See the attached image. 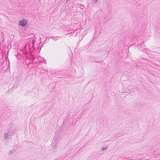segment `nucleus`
I'll use <instances>...</instances> for the list:
<instances>
[{"mask_svg": "<svg viewBox=\"0 0 160 160\" xmlns=\"http://www.w3.org/2000/svg\"><path fill=\"white\" fill-rule=\"evenodd\" d=\"M34 42L35 41L33 40L31 42H30L29 43H26V46H24V48L22 49H21V53H22L24 55L23 56H26L28 52H31L34 50L35 51L36 53L40 52L41 47L38 46L36 48L34 46Z\"/></svg>", "mask_w": 160, "mask_h": 160, "instance_id": "f257e3e1", "label": "nucleus"}, {"mask_svg": "<svg viewBox=\"0 0 160 160\" xmlns=\"http://www.w3.org/2000/svg\"><path fill=\"white\" fill-rule=\"evenodd\" d=\"M28 20L23 18L22 20H21V29L23 30H26L27 27H28Z\"/></svg>", "mask_w": 160, "mask_h": 160, "instance_id": "f03ea898", "label": "nucleus"}, {"mask_svg": "<svg viewBox=\"0 0 160 160\" xmlns=\"http://www.w3.org/2000/svg\"><path fill=\"white\" fill-rule=\"evenodd\" d=\"M7 133L10 137H11L14 133L13 130L12 129L10 128L8 130Z\"/></svg>", "mask_w": 160, "mask_h": 160, "instance_id": "7ed1b4c3", "label": "nucleus"}, {"mask_svg": "<svg viewBox=\"0 0 160 160\" xmlns=\"http://www.w3.org/2000/svg\"><path fill=\"white\" fill-rule=\"evenodd\" d=\"M51 145L52 147H55V148L58 146V143L55 139L52 140Z\"/></svg>", "mask_w": 160, "mask_h": 160, "instance_id": "20e7f679", "label": "nucleus"}, {"mask_svg": "<svg viewBox=\"0 0 160 160\" xmlns=\"http://www.w3.org/2000/svg\"><path fill=\"white\" fill-rule=\"evenodd\" d=\"M38 59L40 62H43L45 64L46 63V60L44 59L43 58H42L41 57H40L38 58Z\"/></svg>", "mask_w": 160, "mask_h": 160, "instance_id": "39448f33", "label": "nucleus"}, {"mask_svg": "<svg viewBox=\"0 0 160 160\" xmlns=\"http://www.w3.org/2000/svg\"><path fill=\"white\" fill-rule=\"evenodd\" d=\"M10 137L7 132L5 133L4 135V139H9V137Z\"/></svg>", "mask_w": 160, "mask_h": 160, "instance_id": "423d86ee", "label": "nucleus"}, {"mask_svg": "<svg viewBox=\"0 0 160 160\" xmlns=\"http://www.w3.org/2000/svg\"><path fill=\"white\" fill-rule=\"evenodd\" d=\"M60 37H53V36H51L50 37V38H52L53 40L56 41L57 39H58V38H60Z\"/></svg>", "mask_w": 160, "mask_h": 160, "instance_id": "0eeeda50", "label": "nucleus"}, {"mask_svg": "<svg viewBox=\"0 0 160 160\" xmlns=\"http://www.w3.org/2000/svg\"><path fill=\"white\" fill-rule=\"evenodd\" d=\"M30 58L31 60H33L35 59V58L34 55L31 54L30 56Z\"/></svg>", "mask_w": 160, "mask_h": 160, "instance_id": "6e6552de", "label": "nucleus"}, {"mask_svg": "<svg viewBox=\"0 0 160 160\" xmlns=\"http://www.w3.org/2000/svg\"><path fill=\"white\" fill-rule=\"evenodd\" d=\"M128 88L129 89L132 88L133 89H136L137 90V88L136 87H135L134 86H132V85H131V86H129Z\"/></svg>", "mask_w": 160, "mask_h": 160, "instance_id": "1a4fd4ad", "label": "nucleus"}, {"mask_svg": "<svg viewBox=\"0 0 160 160\" xmlns=\"http://www.w3.org/2000/svg\"><path fill=\"white\" fill-rule=\"evenodd\" d=\"M15 151V150L13 149L10 151L9 152V154H10L13 153H14Z\"/></svg>", "mask_w": 160, "mask_h": 160, "instance_id": "9d476101", "label": "nucleus"}, {"mask_svg": "<svg viewBox=\"0 0 160 160\" xmlns=\"http://www.w3.org/2000/svg\"><path fill=\"white\" fill-rule=\"evenodd\" d=\"M67 120H64L63 122V124H62V126L63 127L64 126V125H66V123Z\"/></svg>", "mask_w": 160, "mask_h": 160, "instance_id": "9b49d317", "label": "nucleus"}, {"mask_svg": "<svg viewBox=\"0 0 160 160\" xmlns=\"http://www.w3.org/2000/svg\"><path fill=\"white\" fill-rule=\"evenodd\" d=\"M107 148V147H103L101 149H102V151H104V150L106 149Z\"/></svg>", "mask_w": 160, "mask_h": 160, "instance_id": "f8f14e48", "label": "nucleus"}, {"mask_svg": "<svg viewBox=\"0 0 160 160\" xmlns=\"http://www.w3.org/2000/svg\"><path fill=\"white\" fill-rule=\"evenodd\" d=\"M98 1V0H93V3H96Z\"/></svg>", "mask_w": 160, "mask_h": 160, "instance_id": "ddd939ff", "label": "nucleus"}, {"mask_svg": "<svg viewBox=\"0 0 160 160\" xmlns=\"http://www.w3.org/2000/svg\"><path fill=\"white\" fill-rule=\"evenodd\" d=\"M156 151H154L153 152V153H154V154H156V155H157H157H158V154H159V153H156Z\"/></svg>", "mask_w": 160, "mask_h": 160, "instance_id": "4468645a", "label": "nucleus"}, {"mask_svg": "<svg viewBox=\"0 0 160 160\" xmlns=\"http://www.w3.org/2000/svg\"><path fill=\"white\" fill-rule=\"evenodd\" d=\"M18 55H20L19 53L18 55H15L16 58H17V59H18Z\"/></svg>", "mask_w": 160, "mask_h": 160, "instance_id": "2eb2a0df", "label": "nucleus"}, {"mask_svg": "<svg viewBox=\"0 0 160 160\" xmlns=\"http://www.w3.org/2000/svg\"><path fill=\"white\" fill-rule=\"evenodd\" d=\"M43 70V71H44V70H45V71L46 72V73H47V72H48V71H47V70H46V69H43V70Z\"/></svg>", "mask_w": 160, "mask_h": 160, "instance_id": "dca6fc26", "label": "nucleus"}, {"mask_svg": "<svg viewBox=\"0 0 160 160\" xmlns=\"http://www.w3.org/2000/svg\"><path fill=\"white\" fill-rule=\"evenodd\" d=\"M83 7H84V6L83 5H82V7L81 8L82 9Z\"/></svg>", "mask_w": 160, "mask_h": 160, "instance_id": "f3484780", "label": "nucleus"}, {"mask_svg": "<svg viewBox=\"0 0 160 160\" xmlns=\"http://www.w3.org/2000/svg\"><path fill=\"white\" fill-rule=\"evenodd\" d=\"M67 119H68V115H67Z\"/></svg>", "mask_w": 160, "mask_h": 160, "instance_id": "a211bd4d", "label": "nucleus"}, {"mask_svg": "<svg viewBox=\"0 0 160 160\" xmlns=\"http://www.w3.org/2000/svg\"><path fill=\"white\" fill-rule=\"evenodd\" d=\"M18 23H19V25H20V20L19 21Z\"/></svg>", "mask_w": 160, "mask_h": 160, "instance_id": "6ab92c4d", "label": "nucleus"}, {"mask_svg": "<svg viewBox=\"0 0 160 160\" xmlns=\"http://www.w3.org/2000/svg\"><path fill=\"white\" fill-rule=\"evenodd\" d=\"M111 14V12H108V14Z\"/></svg>", "mask_w": 160, "mask_h": 160, "instance_id": "aec40b11", "label": "nucleus"}, {"mask_svg": "<svg viewBox=\"0 0 160 160\" xmlns=\"http://www.w3.org/2000/svg\"><path fill=\"white\" fill-rule=\"evenodd\" d=\"M68 0H66V2H67L68 1Z\"/></svg>", "mask_w": 160, "mask_h": 160, "instance_id": "412c9836", "label": "nucleus"}]
</instances>
